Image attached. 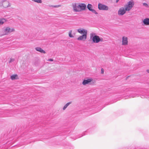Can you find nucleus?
<instances>
[{
  "label": "nucleus",
  "mask_w": 149,
  "mask_h": 149,
  "mask_svg": "<svg viewBox=\"0 0 149 149\" xmlns=\"http://www.w3.org/2000/svg\"><path fill=\"white\" fill-rule=\"evenodd\" d=\"M73 7L74 12H80L86 9V5L84 3H74L73 4Z\"/></svg>",
  "instance_id": "obj_1"
},
{
  "label": "nucleus",
  "mask_w": 149,
  "mask_h": 149,
  "mask_svg": "<svg viewBox=\"0 0 149 149\" xmlns=\"http://www.w3.org/2000/svg\"><path fill=\"white\" fill-rule=\"evenodd\" d=\"M98 8L100 10H107L109 9L108 6L100 3L98 4Z\"/></svg>",
  "instance_id": "obj_2"
},
{
  "label": "nucleus",
  "mask_w": 149,
  "mask_h": 149,
  "mask_svg": "<svg viewBox=\"0 0 149 149\" xmlns=\"http://www.w3.org/2000/svg\"><path fill=\"white\" fill-rule=\"evenodd\" d=\"M92 40L94 43H97L100 41H102L103 39L102 38H100L98 36L95 35L93 37Z\"/></svg>",
  "instance_id": "obj_3"
},
{
  "label": "nucleus",
  "mask_w": 149,
  "mask_h": 149,
  "mask_svg": "<svg viewBox=\"0 0 149 149\" xmlns=\"http://www.w3.org/2000/svg\"><path fill=\"white\" fill-rule=\"evenodd\" d=\"M4 32L5 34L6 35L14 31V29L13 28H10L9 27H6L4 29Z\"/></svg>",
  "instance_id": "obj_4"
},
{
  "label": "nucleus",
  "mask_w": 149,
  "mask_h": 149,
  "mask_svg": "<svg viewBox=\"0 0 149 149\" xmlns=\"http://www.w3.org/2000/svg\"><path fill=\"white\" fill-rule=\"evenodd\" d=\"M134 5V2L132 1H130L128 3V4L125 7L126 10L127 11H129L133 7Z\"/></svg>",
  "instance_id": "obj_5"
},
{
  "label": "nucleus",
  "mask_w": 149,
  "mask_h": 149,
  "mask_svg": "<svg viewBox=\"0 0 149 149\" xmlns=\"http://www.w3.org/2000/svg\"><path fill=\"white\" fill-rule=\"evenodd\" d=\"M126 11L125 8L124 9V8H122L119 9L118 11V14L119 15H123L126 13Z\"/></svg>",
  "instance_id": "obj_6"
},
{
  "label": "nucleus",
  "mask_w": 149,
  "mask_h": 149,
  "mask_svg": "<svg viewBox=\"0 0 149 149\" xmlns=\"http://www.w3.org/2000/svg\"><path fill=\"white\" fill-rule=\"evenodd\" d=\"M0 5L1 6H2L4 8H7L10 6L9 2L6 0L3 1L1 2V4Z\"/></svg>",
  "instance_id": "obj_7"
},
{
  "label": "nucleus",
  "mask_w": 149,
  "mask_h": 149,
  "mask_svg": "<svg viewBox=\"0 0 149 149\" xmlns=\"http://www.w3.org/2000/svg\"><path fill=\"white\" fill-rule=\"evenodd\" d=\"M87 38V35L86 33L84 34L82 36H79L77 38V39L78 40H85Z\"/></svg>",
  "instance_id": "obj_8"
},
{
  "label": "nucleus",
  "mask_w": 149,
  "mask_h": 149,
  "mask_svg": "<svg viewBox=\"0 0 149 149\" xmlns=\"http://www.w3.org/2000/svg\"><path fill=\"white\" fill-rule=\"evenodd\" d=\"M77 31L81 34L84 35L86 33V35L87 34V31L83 29H78L77 30Z\"/></svg>",
  "instance_id": "obj_9"
},
{
  "label": "nucleus",
  "mask_w": 149,
  "mask_h": 149,
  "mask_svg": "<svg viewBox=\"0 0 149 149\" xmlns=\"http://www.w3.org/2000/svg\"><path fill=\"white\" fill-rule=\"evenodd\" d=\"M127 37L124 36L123 37L122 44L123 45H126L127 44Z\"/></svg>",
  "instance_id": "obj_10"
},
{
  "label": "nucleus",
  "mask_w": 149,
  "mask_h": 149,
  "mask_svg": "<svg viewBox=\"0 0 149 149\" xmlns=\"http://www.w3.org/2000/svg\"><path fill=\"white\" fill-rule=\"evenodd\" d=\"M143 22L144 25H149V18H145L143 20Z\"/></svg>",
  "instance_id": "obj_11"
},
{
  "label": "nucleus",
  "mask_w": 149,
  "mask_h": 149,
  "mask_svg": "<svg viewBox=\"0 0 149 149\" xmlns=\"http://www.w3.org/2000/svg\"><path fill=\"white\" fill-rule=\"evenodd\" d=\"M91 81L92 79H88L87 80L85 79L83 81L82 84L84 85H85L90 82Z\"/></svg>",
  "instance_id": "obj_12"
},
{
  "label": "nucleus",
  "mask_w": 149,
  "mask_h": 149,
  "mask_svg": "<svg viewBox=\"0 0 149 149\" xmlns=\"http://www.w3.org/2000/svg\"><path fill=\"white\" fill-rule=\"evenodd\" d=\"M35 49L41 53H45V52L40 47H37L35 48Z\"/></svg>",
  "instance_id": "obj_13"
},
{
  "label": "nucleus",
  "mask_w": 149,
  "mask_h": 149,
  "mask_svg": "<svg viewBox=\"0 0 149 149\" xmlns=\"http://www.w3.org/2000/svg\"><path fill=\"white\" fill-rule=\"evenodd\" d=\"M5 22H6L5 19L4 18L0 19V25L2 24Z\"/></svg>",
  "instance_id": "obj_14"
},
{
  "label": "nucleus",
  "mask_w": 149,
  "mask_h": 149,
  "mask_svg": "<svg viewBox=\"0 0 149 149\" xmlns=\"http://www.w3.org/2000/svg\"><path fill=\"white\" fill-rule=\"evenodd\" d=\"M71 103V102H69L67 103L64 106L63 109V110H65L66 108Z\"/></svg>",
  "instance_id": "obj_15"
},
{
  "label": "nucleus",
  "mask_w": 149,
  "mask_h": 149,
  "mask_svg": "<svg viewBox=\"0 0 149 149\" xmlns=\"http://www.w3.org/2000/svg\"><path fill=\"white\" fill-rule=\"evenodd\" d=\"M92 6L91 4H88L87 6V8L89 10L91 11L92 9L91 8Z\"/></svg>",
  "instance_id": "obj_16"
},
{
  "label": "nucleus",
  "mask_w": 149,
  "mask_h": 149,
  "mask_svg": "<svg viewBox=\"0 0 149 149\" xmlns=\"http://www.w3.org/2000/svg\"><path fill=\"white\" fill-rule=\"evenodd\" d=\"M17 76V74L13 75L11 76V79L12 80H13L16 79V77Z\"/></svg>",
  "instance_id": "obj_17"
},
{
  "label": "nucleus",
  "mask_w": 149,
  "mask_h": 149,
  "mask_svg": "<svg viewBox=\"0 0 149 149\" xmlns=\"http://www.w3.org/2000/svg\"><path fill=\"white\" fill-rule=\"evenodd\" d=\"M49 6L50 7H52L54 8H57L60 6V5H49Z\"/></svg>",
  "instance_id": "obj_18"
},
{
  "label": "nucleus",
  "mask_w": 149,
  "mask_h": 149,
  "mask_svg": "<svg viewBox=\"0 0 149 149\" xmlns=\"http://www.w3.org/2000/svg\"><path fill=\"white\" fill-rule=\"evenodd\" d=\"M32 1L38 3H41L42 2L41 0H32Z\"/></svg>",
  "instance_id": "obj_19"
},
{
  "label": "nucleus",
  "mask_w": 149,
  "mask_h": 149,
  "mask_svg": "<svg viewBox=\"0 0 149 149\" xmlns=\"http://www.w3.org/2000/svg\"><path fill=\"white\" fill-rule=\"evenodd\" d=\"M69 36L70 38L73 37V36L72 35V31H70L69 33Z\"/></svg>",
  "instance_id": "obj_20"
},
{
  "label": "nucleus",
  "mask_w": 149,
  "mask_h": 149,
  "mask_svg": "<svg viewBox=\"0 0 149 149\" xmlns=\"http://www.w3.org/2000/svg\"><path fill=\"white\" fill-rule=\"evenodd\" d=\"M91 11L92 13H94V14H97L98 13L96 12L95 10L94 9H92Z\"/></svg>",
  "instance_id": "obj_21"
},
{
  "label": "nucleus",
  "mask_w": 149,
  "mask_h": 149,
  "mask_svg": "<svg viewBox=\"0 0 149 149\" xmlns=\"http://www.w3.org/2000/svg\"><path fill=\"white\" fill-rule=\"evenodd\" d=\"M15 61V59L14 58H10V61H9V63H10L12 62H13Z\"/></svg>",
  "instance_id": "obj_22"
},
{
  "label": "nucleus",
  "mask_w": 149,
  "mask_h": 149,
  "mask_svg": "<svg viewBox=\"0 0 149 149\" xmlns=\"http://www.w3.org/2000/svg\"><path fill=\"white\" fill-rule=\"evenodd\" d=\"M143 5L146 7H148V4L146 3H143Z\"/></svg>",
  "instance_id": "obj_23"
},
{
  "label": "nucleus",
  "mask_w": 149,
  "mask_h": 149,
  "mask_svg": "<svg viewBox=\"0 0 149 149\" xmlns=\"http://www.w3.org/2000/svg\"><path fill=\"white\" fill-rule=\"evenodd\" d=\"M104 72V70L103 68L101 69V73L103 74Z\"/></svg>",
  "instance_id": "obj_24"
},
{
  "label": "nucleus",
  "mask_w": 149,
  "mask_h": 149,
  "mask_svg": "<svg viewBox=\"0 0 149 149\" xmlns=\"http://www.w3.org/2000/svg\"><path fill=\"white\" fill-rule=\"evenodd\" d=\"M48 61H53V59L50 58L48 60Z\"/></svg>",
  "instance_id": "obj_25"
},
{
  "label": "nucleus",
  "mask_w": 149,
  "mask_h": 149,
  "mask_svg": "<svg viewBox=\"0 0 149 149\" xmlns=\"http://www.w3.org/2000/svg\"><path fill=\"white\" fill-rule=\"evenodd\" d=\"M147 72L148 73H149V69L147 70Z\"/></svg>",
  "instance_id": "obj_26"
},
{
  "label": "nucleus",
  "mask_w": 149,
  "mask_h": 149,
  "mask_svg": "<svg viewBox=\"0 0 149 149\" xmlns=\"http://www.w3.org/2000/svg\"><path fill=\"white\" fill-rule=\"evenodd\" d=\"M119 1V0H116V3H117L118 1Z\"/></svg>",
  "instance_id": "obj_27"
},
{
  "label": "nucleus",
  "mask_w": 149,
  "mask_h": 149,
  "mask_svg": "<svg viewBox=\"0 0 149 149\" xmlns=\"http://www.w3.org/2000/svg\"><path fill=\"white\" fill-rule=\"evenodd\" d=\"M81 136H80L79 137H78V138L80 137H81Z\"/></svg>",
  "instance_id": "obj_28"
},
{
  "label": "nucleus",
  "mask_w": 149,
  "mask_h": 149,
  "mask_svg": "<svg viewBox=\"0 0 149 149\" xmlns=\"http://www.w3.org/2000/svg\"><path fill=\"white\" fill-rule=\"evenodd\" d=\"M135 97V96H132V97Z\"/></svg>",
  "instance_id": "obj_29"
}]
</instances>
